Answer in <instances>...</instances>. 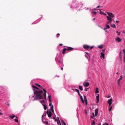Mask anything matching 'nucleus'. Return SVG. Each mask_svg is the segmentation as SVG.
Wrapping results in <instances>:
<instances>
[{"mask_svg": "<svg viewBox=\"0 0 125 125\" xmlns=\"http://www.w3.org/2000/svg\"><path fill=\"white\" fill-rule=\"evenodd\" d=\"M32 87L34 90V94L36 95L34 97V96H32L33 98L34 97V98L33 100V101L37 100L39 99H43V96L45 99H46V91L44 89L42 88L43 90L44 93L41 90H39V88L34 85H32Z\"/></svg>", "mask_w": 125, "mask_h": 125, "instance_id": "1", "label": "nucleus"}, {"mask_svg": "<svg viewBox=\"0 0 125 125\" xmlns=\"http://www.w3.org/2000/svg\"><path fill=\"white\" fill-rule=\"evenodd\" d=\"M123 78V76L122 75L121 76L119 79L117 80V83L118 85L119 86L120 84V82L121 80Z\"/></svg>", "mask_w": 125, "mask_h": 125, "instance_id": "2", "label": "nucleus"}, {"mask_svg": "<svg viewBox=\"0 0 125 125\" xmlns=\"http://www.w3.org/2000/svg\"><path fill=\"white\" fill-rule=\"evenodd\" d=\"M106 13L109 15V16L111 18H113L114 17V14L112 13L109 12H107Z\"/></svg>", "mask_w": 125, "mask_h": 125, "instance_id": "3", "label": "nucleus"}, {"mask_svg": "<svg viewBox=\"0 0 125 125\" xmlns=\"http://www.w3.org/2000/svg\"><path fill=\"white\" fill-rule=\"evenodd\" d=\"M46 114L48 115V116L50 118L51 117L52 114L51 111H50V112H49L47 110L46 111Z\"/></svg>", "mask_w": 125, "mask_h": 125, "instance_id": "4", "label": "nucleus"}, {"mask_svg": "<svg viewBox=\"0 0 125 125\" xmlns=\"http://www.w3.org/2000/svg\"><path fill=\"white\" fill-rule=\"evenodd\" d=\"M83 46L84 49L87 50H88L90 47V46L86 45H83Z\"/></svg>", "mask_w": 125, "mask_h": 125, "instance_id": "5", "label": "nucleus"}, {"mask_svg": "<svg viewBox=\"0 0 125 125\" xmlns=\"http://www.w3.org/2000/svg\"><path fill=\"white\" fill-rule=\"evenodd\" d=\"M112 98H111L110 99L108 100L107 101V103H108L109 104V106H110L112 103Z\"/></svg>", "mask_w": 125, "mask_h": 125, "instance_id": "6", "label": "nucleus"}, {"mask_svg": "<svg viewBox=\"0 0 125 125\" xmlns=\"http://www.w3.org/2000/svg\"><path fill=\"white\" fill-rule=\"evenodd\" d=\"M99 94H97L96 95V100L97 101L96 103L98 104L99 101Z\"/></svg>", "mask_w": 125, "mask_h": 125, "instance_id": "7", "label": "nucleus"}, {"mask_svg": "<svg viewBox=\"0 0 125 125\" xmlns=\"http://www.w3.org/2000/svg\"><path fill=\"white\" fill-rule=\"evenodd\" d=\"M89 85V83L88 82H86L83 83V85L85 87L88 86Z\"/></svg>", "mask_w": 125, "mask_h": 125, "instance_id": "8", "label": "nucleus"}, {"mask_svg": "<svg viewBox=\"0 0 125 125\" xmlns=\"http://www.w3.org/2000/svg\"><path fill=\"white\" fill-rule=\"evenodd\" d=\"M106 18L107 20L108 21H110L112 22V19L111 17H110L109 16H106Z\"/></svg>", "mask_w": 125, "mask_h": 125, "instance_id": "9", "label": "nucleus"}, {"mask_svg": "<svg viewBox=\"0 0 125 125\" xmlns=\"http://www.w3.org/2000/svg\"><path fill=\"white\" fill-rule=\"evenodd\" d=\"M9 117L11 119H13L14 117H16L17 118H18V117L17 116H15L13 114H12V115H10Z\"/></svg>", "mask_w": 125, "mask_h": 125, "instance_id": "10", "label": "nucleus"}, {"mask_svg": "<svg viewBox=\"0 0 125 125\" xmlns=\"http://www.w3.org/2000/svg\"><path fill=\"white\" fill-rule=\"evenodd\" d=\"M123 52L124 54V62H125V49H124L123 50Z\"/></svg>", "mask_w": 125, "mask_h": 125, "instance_id": "11", "label": "nucleus"}, {"mask_svg": "<svg viewBox=\"0 0 125 125\" xmlns=\"http://www.w3.org/2000/svg\"><path fill=\"white\" fill-rule=\"evenodd\" d=\"M98 112V109H95V110L94 113L95 116H97V114Z\"/></svg>", "mask_w": 125, "mask_h": 125, "instance_id": "12", "label": "nucleus"}, {"mask_svg": "<svg viewBox=\"0 0 125 125\" xmlns=\"http://www.w3.org/2000/svg\"><path fill=\"white\" fill-rule=\"evenodd\" d=\"M83 98H84V101H85V102L86 104V105H87V100L86 99V97L85 96V95H84Z\"/></svg>", "mask_w": 125, "mask_h": 125, "instance_id": "13", "label": "nucleus"}, {"mask_svg": "<svg viewBox=\"0 0 125 125\" xmlns=\"http://www.w3.org/2000/svg\"><path fill=\"white\" fill-rule=\"evenodd\" d=\"M116 40L118 42H120L121 39L119 37H117L116 39Z\"/></svg>", "mask_w": 125, "mask_h": 125, "instance_id": "14", "label": "nucleus"}, {"mask_svg": "<svg viewBox=\"0 0 125 125\" xmlns=\"http://www.w3.org/2000/svg\"><path fill=\"white\" fill-rule=\"evenodd\" d=\"M51 110L52 112L53 113L54 112V111L53 110V107L52 105V106H51V107L50 109V111Z\"/></svg>", "mask_w": 125, "mask_h": 125, "instance_id": "15", "label": "nucleus"}, {"mask_svg": "<svg viewBox=\"0 0 125 125\" xmlns=\"http://www.w3.org/2000/svg\"><path fill=\"white\" fill-rule=\"evenodd\" d=\"M101 57H102L103 59H104V53L102 52H101Z\"/></svg>", "mask_w": 125, "mask_h": 125, "instance_id": "16", "label": "nucleus"}, {"mask_svg": "<svg viewBox=\"0 0 125 125\" xmlns=\"http://www.w3.org/2000/svg\"><path fill=\"white\" fill-rule=\"evenodd\" d=\"M67 50H73V48L70 47H67Z\"/></svg>", "mask_w": 125, "mask_h": 125, "instance_id": "17", "label": "nucleus"}, {"mask_svg": "<svg viewBox=\"0 0 125 125\" xmlns=\"http://www.w3.org/2000/svg\"><path fill=\"white\" fill-rule=\"evenodd\" d=\"M99 89L98 88H96V90L95 91V93L96 94H97L99 93Z\"/></svg>", "mask_w": 125, "mask_h": 125, "instance_id": "18", "label": "nucleus"}, {"mask_svg": "<svg viewBox=\"0 0 125 125\" xmlns=\"http://www.w3.org/2000/svg\"><path fill=\"white\" fill-rule=\"evenodd\" d=\"M80 99H81V100L82 101L83 103H84V101L83 99V97L81 95V96H80Z\"/></svg>", "mask_w": 125, "mask_h": 125, "instance_id": "19", "label": "nucleus"}, {"mask_svg": "<svg viewBox=\"0 0 125 125\" xmlns=\"http://www.w3.org/2000/svg\"><path fill=\"white\" fill-rule=\"evenodd\" d=\"M40 102L42 104H42H44L45 103V101L44 100L42 101H40Z\"/></svg>", "mask_w": 125, "mask_h": 125, "instance_id": "20", "label": "nucleus"}, {"mask_svg": "<svg viewBox=\"0 0 125 125\" xmlns=\"http://www.w3.org/2000/svg\"><path fill=\"white\" fill-rule=\"evenodd\" d=\"M111 27L114 28H115L116 27V26L114 24H111Z\"/></svg>", "mask_w": 125, "mask_h": 125, "instance_id": "21", "label": "nucleus"}, {"mask_svg": "<svg viewBox=\"0 0 125 125\" xmlns=\"http://www.w3.org/2000/svg\"><path fill=\"white\" fill-rule=\"evenodd\" d=\"M105 26L107 29L109 28L110 27L109 25L107 24H105Z\"/></svg>", "mask_w": 125, "mask_h": 125, "instance_id": "22", "label": "nucleus"}, {"mask_svg": "<svg viewBox=\"0 0 125 125\" xmlns=\"http://www.w3.org/2000/svg\"><path fill=\"white\" fill-rule=\"evenodd\" d=\"M79 89L81 91H82L83 90V89L82 86H79Z\"/></svg>", "mask_w": 125, "mask_h": 125, "instance_id": "23", "label": "nucleus"}, {"mask_svg": "<svg viewBox=\"0 0 125 125\" xmlns=\"http://www.w3.org/2000/svg\"><path fill=\"white\" fill-rule=\"evenodd\" d=\"M44 106V108L45 110H46L47 109V107L46 105L44 104H42Z\"/></svg>", "mask_w": 125, "mask_h": 125, "instance_id": "24", "label": "nucleus"}, {"mask_svg": "<svg viewBox=\"0 0 125 125\" xmlns=\"http://www.w3.org/2000/svg\"><path fill=\"white\" fill-rule=\"evenodd\" d=\"M95 121L93 120V122L91 123V125H95Z\"/></svg>", "mask_w": 125, "mask_h": 125, "instance_id": "25", "label": "nucleus"}, {"mask_svg": "<svg viewBox=\"0 0 125 125\" xmlns=\"http://www.w3.org/2000/svg\"><path fill=\"white\" fill-rule=\"evenodd\" d=\"M99 10H100L99 13L100 14H104V13H103L101 10L99 9Z\"/></svg>", "mask_w": 125, "mask_h": 125, "instance_id": "26", "label": "nucleus"}, {"mask_svg": "<svg viewBox=\"0 0 125 125\" xmlns=\"http://www.w3.org/2000/svg\"><path fill=\"white\" fill-rule=\"evenodd\" d=\"M92 13H93L94 15H96V12L95 11H93L91 12Z\"/></svg>", "mask_w": 125, "mask_h": 125, "instance_id": "27", "label": "nucleus"}, {"mask_svg": "<svg viewBox=\"0 0 125 125\" xmlns=\"http://www.w3.org/2000/svg\"><path fill=\"white\" fill-rule=\"evenodd\" d=\"M57 124H58L59 125H60H60L61 124V123H60V120H59V121H57Z\"/></svg>", "mask_w": 125, "mask_h": 125, "instance_id": "28", "label": "nucleus"}, {"mask_svg": "<svg viewBox=\"0 0 125 125\" xmlns=\"http://www.w3.org/2000/svg\"><path fill=\"white\" fill-rule=\"evenodd\" d=\"M98 48H100V49H102L103 48V45H99L98 46Z\"/></svg>", "mask_w": 125, "mask_h": 125, "instance_id": "29", "label": "nucleus"}, {"mask_svg": "<svg viewBox=\"0 0 125 125\" xmlns=\"http://www.w3.org/2000/svg\"><path fill=\"white\" fill-rule=\"evenodd\" d=\"M35 84L36 85V86H38L39 87H41V85L38 84L37 83H35Z\"/></svg>", "mask_w": 125, "mask_h": 125, "instance_id": "30", "label": "nucleus"}, {"mask_svg": "<svg viewBox=\"0 0 125 125\" xmlns=\"http://www.w3.org/2000/svg\"><path fill=\"white\" fill-rule=\"evenodd\" d=\"M14 121L15 122H18V120L17 119V118H16V119H14Z\"/></svg>", "mask_w": 125, "mask_h": 125, "instance_id": "31", "label": "nucleus"}, {"mask_svg": "<svg viewBox=\"0 0 125 125\" xmlns=\"http://www.w3.org/2000/svg\"><path fill=\"white\" fill-rule=\"evenodd\" d=\"M103 125H109V124L106 123H104Z\"/></svg>", "mask_w": 125, "mask_h": 125, "instance_id": "32", "label": "nucleus"}, {"mask_svg": "<svg viewBox=\"0 0 125 125\" xmlns=\"http://www.w3.org/2000/svg\"><path fill=\"white\" fill-rule=\"evenodd\" d=\"M75 90L77 92H79V90L77 89H75Z\"/></svg>", "mask_w": 125, "mask_h": 125, "instance_id": "33", "label": "nucleus"}, {"mask_svg": "<svg viewBox=\"0 0 125 125\" xmlns=\"http://www.w3.org/2000/svg\"><path fill=\"white\" fill-rule=\"evenodd\" d=\"M62 50H64L65 51H66V50H67V48H64Z\"/></svg>", "mask_w": 125, "mask_h": 125, "instance_id": "34", "label": "nucleus"}, {"mask_svg": "<svg viewBox=\"0 0 125 125\" xmlns=\"http://www.w3.org/2000/svg\"><path fill=\"white\" fill-rule=\"evenodd\" d=\"M112 106H111V107H110V108H109V111H111V110L112 109Z\"/></svg>", "mask_w": 125, "mask_h": 125, "instance_id": "35", "label": "nucleus"}, {"mask_svg": "<svg viewBox=\"0 0 125 125\" xmlns=\"http://www.w3.org/2000/svg\"><path fill=\"white\" fill-rule=\"evenodd\" d=\"M112 22L110 21H107V23L106 24H108L109 23H111Z\"/></svg>", "mask_w": 125, "mask_h": 125, "instance_id": "36", "label": "nucleus"}, {"mask_svg": "<svg viewBox=\"0 0 125 125\" xmlns=\"http://www.w3.org/2000/svg\"><path fill=\"white\" fill-rule=\"evenodd\" d=\"M62 121L63 122V124H64V125H66L65 123V122H64L63 120H62Z\"/></svg>", "mask_w": 125, "mask_h": 125, "instance_id": "37", "label": "nucleus"}, {"mask_svg": "<svg viewBox=\"0 0 125 125\" xmlns=\"http://www.w3.org/2000/svg\"><path fill=\"white\" fill-rule=\"evenodd\" d=\"M51 95H48V97L49 99H51Z\"/></svg>", "mask_w": 125, "mask_h": 125, "instance_id": "38", "label": "nucleus"}, {"mask_svg": "<svg viewBox=\"0 0 125 125\" xmlns=\"http://www.w3.org/2000/svg\"><path fill=\"white\" fill-rule=\"evenodd\" d=\"M103 29L105 31V30L107 29L106 27L104 28Z\"/></svg>", "mask_w": 125, "mask_h": 125, "instance_id": "39", "label": "nucleus"}, {"mask_svg": "<svg viewBox=\"0 0 125 125\" xmlns=\"http://www.w3.org/2000/svg\"><path fill=\"white\" fill-rule=\"evenodd\" d=\"M65 51H64V50H63V52H62V53L63 54H64V53H65Z\"/></svg>", "mask_w": 125, "mask_h": 125, "instance_id": "40", "label": "nucleus"}, {"mask_svg": "<svg viewBox=\"0 0 125 125\" xmlns=\"http://www.w3.org/2000/svg\"><path fill=\"white\" fill-rule=\"evenodd\" d=\"M88 88H85V89H84V90L86 91H87V90H88Z\"/></svg>", "mask_w": 125, "mask_h": 125, "instance_id": "41", "label": "nucleus"}, {"mask_svg": "<svg viewBox=\"0 0 125 125\" xmlns=\"http://www.w3.org/2000/svg\"><path fill=\"white\" fill-rule=\"evenodd\" d=\"M60 35V34L58 33H57V35H56V36L57 37H58V35Z\"/></svg>", "mask_w": 125, "mask_h": 125, "instance_id": "42", "label": "nucleus"}, {"mask_svg": "<svg viewBox=\"0 0 125 125\" xmlns=\"http://www.w3.org/2000/svg\"><path fill=\"white\" fill-rule=\"evenodd\" d=\"M99 9H97L96 8L93 9L94 10H99Z\"/></svg>", "mask_w": 125, "mask_h": 125, "instance_id": "43", "label": "nucleus"}, {"mask_svg": "<svg viewBox=\"0 0 125 125\" xmlns=\"http://www.w3.org/2000/svg\"><path fill=\"white\" fill-rule=\"evenodd\" d=\"M49 106H51V103H49Z\"/></svg>", "mask_w": 125, "mask_h": 125, "instance_id": "44", "label": "nucleus"}, {"mask_svg": "<svg viewBox=\"0 0 125 125\" xmlns=\"http://www.w3.org/2000/svg\"><path fill=\"white\" fill-rule=\"evenodd\" d=\"M85 53H86V54H87V55L88 56L89 55V53L88 52H85Z\"/></svg>", "mask_w": 125, "mask_h": 125, "instance_id": "45", "label": "nucleus"}, {"mask_svg": "<svg viewBox=\"0 0 125 125\" xmlns=\"http://www.w3.org/2000/svg\"><path fill=\"white\" fill-rule=\"evenodd\" d=\"M44 116V115H42V120H43V117Z\"/></svg>", "mask_w": 125, "mask_h": 125, "instance_id": "46", "label": "nucleus"}, {"mask_svg": "<svg viewBox=\"0 0 125 125\" xmlns=\"http://www.w3.org/2000/svg\"><path fill=\"white\" fill-rule=\"evenodd\" d=\"M94 47L93 46H92L90 47V49H92Z\"/></svg>", "mask_w": 125, "mask_h": 125, "instance_id": "47", "label": "nucleus"}, {"mask_svg": "<svg viewBox=\"0 0 125 125\" xmlns=\"http://www.w3.org/2000/svg\"><path fill=\"white\" fill-rule=\"evenodd\" d=\"M78 93V95H81L79 92H79H77Z\"/></svg>", "mask_w": 125, "mask_h": 125, "instance_id": "48", "label": "nucleus"}, {"mask_svg": "<svg viewBox=\"0 0 125 125\" xmlns=\"http://www.w3.org/2000/svg\"><path fill=\"white\" fill-rule=\"evenodd\" d=\"M93 115V117H94V113H92Z\"/></svg>", "mask_w": 125, "mask_h": 125, "instance_id": "49", "label": "nucleus"}, {"mask_svg": "<svg viewBox=\"0 0 125 125\" xmlns=\"http://www.w3.org/2000/svg\"><path fill=\"white\" fill-rule=\"evenodd\" d=\"M119 21H116V22L117 23H118L119 22Z\"/></svg>", "mask_w": 125, "mask_h": 125, "instance_id": "50", "label": "nucleus"}, {"mask_svg": "<svg viewBox=\"0 0 125 125\" xmlns=\"http://www.w3.org/2000/svg\"><path fill=\"white\" fill-rule=\"evenodd\" d=\"M45 123H46L47 124H48V121H46L45 122Z\"/></svg>", "mask_w": 125, "mask_h": 125, "instance_id": "51", "label": "nucleus"}, {"mask_svg": "<svg viewBox=\"0 0 125 125\" xmlns=\"http://www.w3.org/2000/svg\"><path fill=\"white\" fill-rule=\"evenodd\" d=\"M49 99V100L50 101V102L51 101V99Z\"/></svg>", "mask_w": 125, "mask_h": 125, "instance_id": "52", "label": "nucleus"}, {"mask_svg": "<svg viewBox=\"0 0 125 125\" xmlns=\"http://www.w3.org/2000/svg\"><path fill=\"white\" fill-rule=\"evenodd\" d=\"M100 7L99 6H98L97 7V8H99V7Z\"/></svg>", "mask_w": 125, "mask_h": 125, "instance_id": "53", "label": "nucleus"}, {"mask_svg": "<svg viewBox=\"0 0 125 125\" xmlns=\"http://www.w3.org/2000/svg\"><path fill=\"white\" fill-rule=\"evenodd\" d=\"M0 115H2V113H1V112H0Z\"/></svg>", "mask_w": 125, "mask_h": 125, "instance_id": "54", "label": "nucleus"}, {"mask_svg": "<svg viewBox=\"0 0 125 125\" xmlns=\"http://www.w3.org/2000/svg\"><path fill=\"white\" fill-rule=\"evenodd\" d=\"M62 45H62V44H60V45H60V46H62Z\"/></svg>", "mask_w": 125, "mask_h": 125, "instance_id": "55", "label": "nucleus"}, {"mask_svg": "<svg viewBox=\"0 0 125 125\" xmlns=\"http://www.w3.org/2000/svg\"><path fill=\"white\" fill-rule=\"evenodd\" d=\"M93 117H93V116H91V118H93Z\"/></svg>", "mask_w": 125, "mask_h": 125, "instance_id": "56", "label": "nucleus"}, {"mask_svg": "<svg viewBox=\"0 0 125 125\" xmlns=\"http://www.w3.org/2000/svg\"><path fill=\"white\" fill-rule=\"evenodd\" d=\"M85 112L86 113H87V111L86 110H85Z\"/></svg>", "mask_w": 125, "mask_h": 125, "instance_id": "57", "label": "nucleus"}, {"mask_svg": "<svg viewBox=\"0 0 125 125\" xmlns=\"http://www.w3.org/2000/svg\"><path fill=\"white\" fill-rule=\"evenodd\" d=\"M78 108H77V112L78 111ZM77 113H78V112H77Z\"/></svg>", "mask_w": 125, "mask_h": 125, "instance_id": "58", "label": "nucleus"}, {"mask_svg": "<svg viewBox=\"0 0 125 125\" xmlns=\"http://www.w3.org/2000/svg\"><path fill=\"white\" fill-rule=\"evenodd\" d=\"M104 50H102V51H103L104 52Z\"/></svg>", "mask_w": 125, "mask_h": 125, "instance_id": "59", "label": "nucleus"}, {"mask_svg": "<svg viewBox=\"0 0 125 125\" xmlns=\"http://www.w3.org/2000/svg\"><path fill=\"white\" fill-rule=\"evenodd\" d=\"M61 69H62V70H63V68H62V67H61Z\"/></svg>", "mask_w": 125, "mask_h": 125, "instance_id": "60", "label": "nucleus"}, {"mask_svg": "<svg viewBox=\"0 0 125 125\" xmlns=\"http://www.w3.org/2000/svg\"><path fill=\"white\" fill-rule=\"evenodd\" d=\"M95 18H94L93 19V21H94L95 20Z\"/></svg>", "mask_w": 125, "mask_h": 125, "instance_id": "61", "label": "nucleus"}, {"mask_svg": "<svg viewBox=\"0 0 125 125\" xmlns=\"http://www.w3.org/2000/svg\"><path fill=\"white\" fill-rule=\"evenodd\" d=\"M85 56L86 57H87V55H85Z\"/></svg>", "mask_w": 125, "mask_h": 125, "instance_id": "62", "label": "nucleus"}, {"mask_svg": "<svg viewBox=\"0 0 125 125\" xmlns=\"http://www.w3.org/2000/svg\"><path fill=\"white\" fill-rule=\"evenodd\" d=\"M101 123H99V124L98 125H101Z\"/></svg>", "mask_w": 125, "mask_h": 125, "instance_id": "63", "label": "nucleus"}, {"mask_svg": "<svg viewBox=\"0 0 125 125\" xmlns=\"http://www.w3.org/2000/svg\"><path fill=\"white\" fill-rule=\"evenodd\" d=\"M116 74H118V72H117L116 73Z\"/></svg>", "mask_w": 125, "mask_h": 125, "instance_id": "64", "label": "nucleus"}]
</instances>
